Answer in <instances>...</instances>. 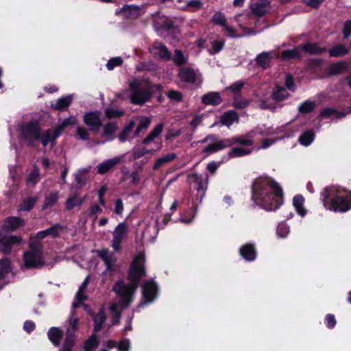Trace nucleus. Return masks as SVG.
<instances>
[{
	"label": "nucleus",
	"instance_id": "1",
	"mask_svg": "<svg viewBox=\"0 0 351 351\" xmlns=\"http://www.w3.org/2000/svg\"><path fill=\"white\" fill-rule=\"evenodd\" d=\"M252 199L267 211L276 210L283 204V190L272 178L260 176L252 182Z\"/></svg>",
	"mask_w": 351,
	"mask_h": 351
},
{
	"label": "nucleus",
	"instance_id": "2",
	"mask_svg": "<svg viewBox=\"0 0 351 351\" xmlns=\"http://www.w3.org/2000/svg\"><path fill=\"white\" fill-rule=\"evenodd\" d=\"M325 208L335 213H346L351 210V191L332 185L324 188L320 193Z\"/></svg>",
	"mask_w": 351,
	"mask_h": 351
},
{
	"label": "nucleus",
	"instance_id": "3",
	"mask_svg": "<svg viewBox=\"0 0 351 351\" xmlns=\"http://www.w3.org/2000/svg\"><path fill=\"white\" fill-rule=\"evenodd\" d=\"M208 141L212 143L206 145L202 150V154L206 156L221 151L228 147H233L235 145H239L243 147H250L254 144L253 136L250 133L244 135L233 136L229 138L219 139L218 136L215 134H208Z\"/></svg>",
	"mask_w": 351,
	"mask_h": 351
},
{
	"label": "nucleus",
	"instance_id": "4",
	"mask_svg": "<svg viewBox=\"0 0 351 351\" xmlns=\"http://www.w3.org/2000/svg\"><path fill=\"white\" fill-rule=\"evenodd\" d=\"M164 124L162 123L157 124L141 142V144L143 145H148L149 143H154L156 148L147 149L145 147H137L133 149L132 157L134 160L139 159L146 154H153L162 148V143L160 135L162 132Z\"/></svg>",
	"mask_w": 351,
	"mask_h": 351
},
{
	"label": "nucleus",
	"instance_id": "5",
	"mask_svg": "<svg viewBox=\"0 0 351 351\" xmlns=\"http://www.w3.org/2000/svg\"><path fill=\"white\" fill-rule=\"evenodd\" d=\"M29 250L24 252L23 260L27 269H40L46 264L43 257L44 247L42 243L32 241L28 243Z\"/></svg>",
	"mask_w": 351,
	"mask_h": 351
},
{
	"label": "nucleus",
	"instance_id": "6",
	"mask_svg": "<svg viewBox=\"0 0 351 351\" xmlns=\"http://www.w3.org/2000/svg\"><path fill=\"white\" fill-rule=\"evenodd\" d=\"M187 180L189 183L194 184V189L197 191V195L195 199L192 200V209L193 210V217L190 219H185L184 221L187 223L191 222L193 218L195 217L197 210V204H201L203 198L205 195L206 191L208 188V177L206 175L205 178L203 177L202 175L198 174L197 173H193L189 174L188 176Z\"/></svg>",
	"mask_w": 351,
	"mask_h": 351
},
{
	"label": "nucleus",
	"instance_id": "7",
	"mask_svg": "<svg viewBox=\"0 0 351 351\" xmlns=\"http://www.w3.org/2000/svg\"><path fill=\"white\" fill-rule=\"evenodd\" d=\"M145 256L144 253H139L134 256L128 271V280L131 287L136 289L142 277L145 276Z\"/></svg>",
	"mask_w": 351,
	"mask_h": 351
},
{
	"label": "nucleus",
	"instance_id": "8",
	"mask_svg": "<svg viewBox=\"0 0 351 351\" xmlns=\"http://www.w3.org/2000/svg\"><path fill=\"white\" fill-rule=\"evenodd\" d=\"M41 128L36 120L30 121L20 128V134L23 140L27 143V145L34 147V142L39 141Z\"/></svg>",
	"mask_w": 351,
	"mask_h": 351
},
{
	"label": "nucleus",
	"instance_id": "9",
	"mask_svg": "<svg viewBox=\"0 0 351 351\" xmlns=\"http://www.w3.org/2000/svg\"><path fill=\"white\" fill-rule=\"evenodd\" d=\"M130 101L134 105H143L152 97V92L147 88H143L138 82L130 84Z\"/></svg>",
	"mask_w": 351,
	"mask_h": 351
},
{
	"label": "nucleus",
	"instance_id": "10",
	"mask_svg": "<svg viewBox=\"0 0 351 351\" xmlns=\"http://www.w3.org/2000/svg\"><path fill=\"white\" fill-rule=\"evenodd\" d=\"M135 289L131 287V284L126 285L123 280H119L114 285L112 291L121 298L122 306L127 307L132 302L131 291Z\"/></svg>",
	"mask_w": 351,
	"mask_h": 351
},
{
	"label": "nucleus",
	"instance_id": "11",
	"mask_svg": "<svg viewBox=\"0 0 351 351\" xmlns=\"http://www.w3.org/2000/svg\"><path fill=\"white\" fill-rule=\"evenodd\" d=\"M158 286L154 280H147L142 286V301L139 306L152 303L157 297Z\"/></svg>",
	"mask_w": 351,
	"mask_h": 351
},
{
	"label": "nucleus",
	"instance_id": "12",
	"mask_svg": "<svg viewBox=\"0 0 351 351\" xmlns=\"http://www.w3.org/2000/svg\"><path fill=\"white\" fill-rule=\"evenodd\" d=\"M22 237L19 235H4L0 241V252L5 255H9L14 247L21 245Z\"/></svg>",
	"mask_w": 351,
	"mask_h": 351
},
{
	"label": "nucleus",
	"instance_id": "13",
	"mask_svg": "<svg viewBox=\"0 0 351 351\" xmlns=\"http://www.w3.org/2000/svg\"><path fill=\"white\" fill-rule=\"evenodd\" d=\"M83 121L90 131L97 132L102 125L101 112L98 110L86 112L83 116Z\"/></svg>",
	"mask_w": 351,
	"mask_h": 351
},
{
	"label": "nucleus",
	"instance_id": "14",
	"mask_svg": "<svg viewBox=\"0 0 351 351\" xmlns=\"http://www.w3.org/2000/svg\"><path fill=\"white\" fill-rule=\"evenodd\" d=\"M127 234V225L124 222L119 223L113 233L111 246L117 252L121 251V242Z\"/></svg>",
	"mask_w": 351,
	"mask_h": 351
},
{
	"label": "nucleus",
	"instance_id": "15",
	"mask_svg": "<svg viewBox=\"0 0 351 351\" xmlns=\"http://www.w3.org/2000/svg\"><path fill=\"white\" fill-rule=\"evenodd\" d=\"M121 158L119 156H116L112 158L106 160L97 166V173L104 175L110 171H112L114 170L115 167L118 164L121 163Z\"/></svg>",
	"mask_w": 351,
	"mask_h": 351
},
{
	"label": "nucleus",
	"instance_id": "16",
	"mask_svg": "<svg viewBox=\"0 0 351 351\" xmlns=\"http://www.w3.org/2000/svg\"><path fill=\"white\" fill-rule=\"evenodd\" d=\"M178 76L182 82L191 84H195L197 80L195 71L190 66L180 67Z\"/></svg>",
	"mask_w": 351,
	"mask_h": 351
},
{
	"label": "nucleus",
	"instance_id": "17",
	"mask_svg": "<svg viewBox=\"0 0 351 351\" xmlns=\"http://www.w3.org/2000/svg\"><path fill=\"white\" fill-rule=\"evenodd\" d=\"M239 255L248 262L254 261L257 256V251L254 244L247 243L239 248Z\"/></svg>",
	"mask_w": 351,
	"mask_h": 351
},
{
	"label": "nucleus",
	"instance_id": "18",
	"mask_svg": "<svg viewBox=\"0 0 351 351\" xmlns=\"http://www.w3.org/2000/svg\"><path fill=\"white\" fill-rule=\"evenodd\" d=\"M154 55H158L160 59L168 61L171 59V55L167 46L161 42H155L150 50Z\"/></svg>",
	"mask_w": 351,
	"mask_h": 351
},
{
	"label": "nucleus",
	"instance_id": "19",
	"mask_svg": "<svg viewBox=\"0 0 351 351\" xmlns=\"http://www.w3.org/2000/svg\"><path fill=\"white\" fill-rule=\"evenodd\" d=\"M25 225V220L20 217L10 216L4 220V229L7 231L14 232Z\"/></svg>",
	"mask_w": 351,
	"mask_h": 351
},
{
	"label": "nucleus",
	"instance_id": "20",
	"mask_svg": "<svg viewBox=\"0 0 351 351\" xmlns=\"http://www.w3.org/2000/svg\"><path fill=\"white\" fill-rule=\"evenodd\" d=\"M88 313L92 317L94 322L93 332H97L100 331L103 328L104 324L107 318L104 310L103 308H100L97 314H95L92 310H89Z\"/></svg>",
	"mask_w": 351,
	"mask_h": 351
},
{
	"label": "nucleus",
	"instance_id": "21",
	"mask_svg": "<svg viewBox=\"0 0 351 351\" xmlns=\"http://www.w3.org/2000/svg\"><path fill=\"white\" fill-rule=\"evenodd\" d=\"M239 121V116L238 113L233 110H229L224 112L220 117L219 122L223 125L228 127V128L235 122Z\"/></svg>",
	"mask_w": 351,
	"mask_h": 351
},
{
	"label": "nucleus",
	"instance_id": "22",
	"mask_svg": "<svg viewBox=\"0 0 351 351\" xmlns=\"http://www.w3.org/2000/svg\"><path fill=\"white\" fill-rule=\"evenodd\" d=\"M202 103L208 106H218L222 103L223 99L219 92H209L202 97Z\"/></svg>",
	"mask_w": 351,
	"mask_h": 351
},
{
	"label": "nucleus",
	"instance_id": "23",
	"mask_svg": "<svg viewBox=\"0 0 351 351\" xmlns=\"http://www.w3.org/2000/svg\"><path fill=\"white\" fill-rule=\"evenodd\" d=\"M64 332L58 327H51L47 332V337L51 343L55 346L60 345L61 339L63 337Z\"/></svg>",
	"mask_w": 351,
	"mask_h": 351
},
{
	"label": "nucleus",
	"instance_id": "24",
	"mask_svg": "<svg viewBox=\"0 0 351 351\" xmlns=\"http://www.w3.org/2000/svg\"><path fill=\"white\" fill-rule=\"evenodd\" d=\"M299 47L310 55H319L326 51V47H321L317 43H306L299 45Z\"/></svg>",
	"mask_w": 351,
	"mask_h": 351
},
{
	"label": "nucleus",
	"instance_id": "25",
	"mask_svg": "<svg viewBox=\"0 0 351 351\" xmlns=\"http://www.w3.org/2000/svg\"><path fill=\"white\" fill-rule=\"evenodd\" d=\"M273 56L270 52H262L255 58L256 64L263 69H267L270 66Z\"/></svg>",
	"mask_w": 351,
	"mask_h": 351
},
{
	"label": "nucleus",
	"instance_id": "26",
	"mask_svg": "<svg viewBox=\"0 0 351 351\" xmlns=\"http://www.w3.org/2000/svg\"><path fill=\"white\" fill-rule=\"evenodd\" d=\"M151 124V119L147 117H141L139 119L138 123L134 131L132 138H136L144 134Z\"/></svg>",
	"mask_w": 351,
	"mask_h": 351
},
{
	"label": "nucleus",
	"instance_id": "27",
	"mask_svg": "<svg viewBox=\"0 0 351 351\" xmlns=\"http://www.w3.org/2000/svg\"><path fill=\"white\" fill-rule=\"evenodd\" d=\"M73 101L72 95H66L56 100L55 104H51V108L56 110L64 111L71 105Z\"/></svg>",
	"mask_w": 351,
	"mask_h": 351
},
{
	"label": "nucleus",
	"instance_id": "28",
	"mask_svg": "<svg viewBox=\"0 0 351 351\" xmlns=\"http://www.w3.org/2000/svg\"><path fill=\"white\" fill-rule=\"evenodd\" d=\"M349 49L343 44L338 43L328 50L330 57H343L349 53Z\"/></svg>",
	"mask_w": 351,
	"mask_h": 351
},
{
	"label": "nucleus",
	"instance_id": "29",
	"mask_svg": "<svg viewBox=\"0 0 351 351\" xmlns=\"http://www.w3.org/2000/svg\"><path fill=\"white\" fill-rule=\"evenodd\" d=\"M348 63L345 61H340L330 64L328 68L330 75H337L341 74L348 69Z\"/></svg>",
	"mask_w": 351,
	"mask_h": 351
},
{
	"label": "nucleus",
	"instance_id": "30",
	"mask_svg": "<svg viewBox=\"0 0 351 351\" xmlns=\"http://www.w3.org/2000/svg\"><path fill=\"white\" fill-rule=\"evenodd\" d=\"M230 149L228 153V158H241L247 155H250L252 152V148L245 149L243 147H235Z\"/></svg>",
	"mask_w": 351,
	"mask_h": 351
},
{
	"label": "nucleus",
	"instance_id": "31",
	"mask_svg": "<svg viewBox=\"0 0 351 351\" xmlns=\"http://www.w3.org/2000/svg\"><path fill=\"white\" fill-rule=\"evenodd\" d=\"M139 8L133 5H125L122 7L121 12L126 19H135L138 17Z\"/></svg>",
	"mask_w": 351,
	"mask_h": 351
},
{
	"label": "nucleus",
	"instance_id": "32",
	"mask_svg": "<svg viewBox=\"0 0 351 351\" xmlns=\"http://www.w3.org/2000/svg\"><path fill=\"white\" fill-rule=\"evenodd\" d=\"M160 28L170 34L178 32V27L175 24L174 21L169 18H165L160 23Z\"/></svg>",
	"mask_w": 351,
	"mask_h": 351
},
{
	"label": "nucleus",
	"instance_id": "33",
	"mask_svg": "<svg viewBox=\"0 0 351 351\" xmlns=\"http://www.w3.org/2000/svg\"><path fill=\"white\" fill-rule=\"evenodd\" d=\"M304 198L300 195L298 194L293 198V205L295 208L296 212L302 217L306 214V210L304 207Z\"/></svg>",
	"mask_w": 351,
	"mask_h": 351
},
{
	"label": "nucleus",
	"instance_id": "34",
	"mask_svg": "<svg viewBox=\"0 0 351 351\" xmlns=\"http://www.w3.org/2000/svg\"><path fill=\"white\" fill-rule=\"evenodd\" d=\"M84 202V198H79L77 193L71 195L66 199L65 207L67 210H71L75 206H81Z\"/></svg>",
	"mask_w": 351,
	"mask_h": 351
},
{
	"label": "nucleus",
	"instance_id": "35",
	"mask_svg": "<svg viewBox=\"0 0 351 351\" xmlns=\"http://www.w3.org/2000/svg\"><path fill=\"white\" fill-rule=\"evenodd\" d=\"M40 180V169L37 165H34L32 171L26 177V183L34 186L38 183Z\"/></svg>",
	"mask_w": 351,
	"mask_h": 351
},
{
	"label": "nucleus",
	"instance_id": "36",
	"mask_svg": "<svg viewBox=\"0 0 351 351\" xmlns=\"http://www.w3.org/2000/svg\"><path fill=\"white\" fill-rule=\"evenodd\" d=\"M315 137V132L312 130H308L303 132L298 138V142L303 146H309Z\"/></svg>",
	"mask_w": 351,
	"mask_h": 351
},
{
	"label": "nucleus",
	"instance_id": "37",
	"mask_svg": "<svg viewBox=\"0 0 351 351\" xmlns=\"http://www.w3.org/2000/svg\"><path fill=\"white\" fill-rule=\"evenodd\" d=\"M176 157V154L171 152L167 154L162 157L157 158L153 165V170H158L163 165L173 160Z\"/></svg>",
	"mask_w": 351,
	"mask_h": 351
},
{
	"label": "nucleus",
	"instance_id": "38",
	"mask_svg": "<svg viewBox=\"0 0 351 351\" xmlns=\"http://www.w3.org/2000/svg\"><path fill=\"white\" fill-rule=\"evenodd\" d=\"M99 343L96 332H93L84 343V351H93L96 349Z\"/></svg>",
	"mask_w": 351,
	"mask_h": 351
},
{
	"label": "nucleus",
	"instance_id": "39",
	"mask_svg": "<svg viewBox=\"0 0 351 351\" xmlns=\"http://www.w3.org/2000/svg\"><path fill=\"white\" fill-rule=\"evenodd\" d=\"M290 96L285 88L277 86L271 94V97L277 102L282 101Z\"/></svg>",
	"mask_w": 351,
	"mask_h": 351
},
{
	"label": "nucleus",
	"instance_id": "40",
	"mask_svg": "<svg viewBox=\"0 0 351 351\" xmlns=\"http://www.w3.org/2000/svg\"><path fill=\"white\" fill-rule=\"evenodd\" d=\"M58 198L59 196L58 191L51 192L47 196L45 197L44 204L42 206V209L47 210L48 208H51L58 202Z\"/></svg>",
	"mask_w": 351,
	"mask_h": 351
},
{
	"label": "nucleus",
	"instance_id": "41",
	"mask_svg": "<svg viewBox=\"0 0 351 351\" xmlns=\"http://www.w3.org/2000/svg\"><path fill=\"white\" fill-rule=\"evenodd\" d=\"M332 115H335L337 119H340L345 117L346 114L339 112L333 108H325L320 111L319 117L321 118H330Z\"/></svg>",
	"mask_w": 351,
	"mask_h": 351
},
{
	"label": "nucleus",
	"instance_id": "42",
	"mask_svg": "<svg viewBox=\"0 0 351 351\" xmlns=\"http://www.w3.org/2000/svg\"><path fill=\"white\" fill-rule=\"evenodd\" d=\"M136 123L134 120H131L125 127L123 129L119 135V140L121 143H124L128 140L129 135L134 129Z\"/></svg>",
	"mask_w": 351,
	"mask_h": 351
},
{
	"label": "nucleus",
	"instance_id": "43",
	"mask_svg": "<svg viewBox=\"0 0 351 351\" xmlns=\"http://www.w3.org/2000/svg\"><path fill=\"white\" fill-rule=\"evenodd\" d=\"M176 66L183 67L187 63V58L184 56L183 52L180 49L174 50V56L171 59Z\"/></svg>",
	"mask_w": 351,
	"mask_h": 351
},
{
	"label": "nucleus",
	"instance_id": "44",
	"mask_svg": "<svg viewBox=\"0 0 351 351\" xmlns=\"http://www.w3.org/2000/svg\"><path fill=\"white\" fill-rule=\"evenodd\" d=\"M11 271V261L8 258L0 260V280L4 279Z\"/></svg>",
	"mask_w": 351,
	"mask_h": 351
},
{
	"label": "nucleus",
	"instance_id": "45",
	"mask_svg": "<svg viewBox=\"0 0 351 351\" xmlns=\"http://www.w3.org/2000/svg\"><path fill=\"white\" fill-rule=\"evenodd\" d=\"M298 47H295L293 49L284 50L282 52V58L283 60H293V59H300L302 55L299 51Z\"/></svg>",
	"mask_w": 351,
	"mask_h": 351
},
{
	"label": "nucleus",
	"instance_id": "46",
	"mask_svg": "<svg viewBox=\"0 0 351 351\" xmlns=\"http://www.w3.org/2000/svg\"><path fill=\"white\" fill-rule=\"evenodd\" d=\"M97 254L104 261L107 269H110L112 268V257L108 254V250L102 249L97 250Z\"/></svg>",
	"mask_w": 351,
	"mask_h": 351
},
{
	"label": "nucleus",
	"instance_id": "47",
	"mask_svg": "<svg viewBox=\"0 0 351 351\" xmlns=\"http://www.w3.org/2000/svg\"><path fill=\"white\" fill-rule=\"evenodd\" d=\"M315 108V104L311 100H306L298 106V111L302 114L312 112Z\"/></svg>",
	"mask_w": 351,
	"mask_h": 351
},
{
	"label": "nucleus",
	"instance_id": "48",
	"mask_svg": "<svg viewBox=\"0 0 351 351\" xmlns=\"http://www.w3.org/2000/svg\"><path fill=\"white\" fill-rule=\"evenodd\" d=\"M53 132L54 128H49L45 130L43 132H40V137L39 138V141H40L41 144L43 147H46L49 143L50 138H51Z\"/></svg>",
	"mask_w": 351,
	"mask_h": 351
},
{
	"label": "nucleus",
	"instance_id": "49",
	"mask_svg": "<svg viewBox=\"0 0 351 351\" xmlns=\"http://www.w3.org/2000/svg\"><path fill=\"white\" fill-rule=\"evenodd\" d=\"M63 228L64 227L60 223H55L50 228L46 229V232L48 236H51L52 238L55 239L60 236V232L62 230Z\"/></svg>",
	"mask_w": 351,
	"mask_h": 351
},
{
	"label": "nucleus",
	"instance_id": "50",
	"mask_svg": "<svg viewBox=\"0 0 351 351\" xmlns=\"http://www.w3.org/2000/svg\"><path fill=\"white\" fill-rule=\"evenodd\" d=\"M87 173V171L83 170L82 171L77 172L75 175V181L76 182L77 187L78 189L82 188L86 184V175Z\"/></svg>",
	"mask_w": 351,
	"mask_h": 351
},
{
	"label": "nucleus",
	"instance_id": "51",
	"mask_svg": "<svg viewBox=\"0 0 351 351\" xmlns=\"http://www.w3.org/2000/svg\"><path fill=\"white\" fill-rule=\"evenodd\" d=\"M36 199L33 197H29L23 201L21 209L24 211H30L35 206Z\"/></svg>",
	"mask_w": 351,
	"mask_h": 351
},
{
	"label": "nucleus",
	"instance_id": "52",
	"mask_svg": "<svg viewBox=\"0 0 351 351\" xmlns=\"http://www.w3.org/2000/svg\"><path fill=\"white\" fill-rule=\"evenodd\" d=\"M212 22L221 27H223L227 23L224 14L221 12H217L213 16Z\"/></svg>",
	"mask_w": 351,
	"mask_h": 351
},
{
	"label": "nucleus",
	"instance_id": "53",
	"mask_svg": "<svg viewBox=\"0 0 351 351\" xmlns=\"http://www.w3.org/2000/svg\"><path fill=\"white\" fill-rule=\"evenodd\" d=\"M117 126L115 123H108L104 127L101 137L110 136L117 131Z\"/></svg>",
	"mask_w": 351,
	"mask_h": 351
},
{
	"label": "nucleus",
	"instance_id": "54",
	"mask_svg": "<svg viewBox=\"0 0 351 351\" xmlns=\"http://www.w3.org/2000/svg\"><path fill=\"white\" fill-rule=\"evenodd\" d=\"M167 97L171 101L176 102H181L183 99L182 93L178 90L174 89L169 90L166 93Z\"/></svg>",
	"mask_w": 351,
	"mask_h": 351
},
{
	"label": "nucleus",
	"instance_id": "55",
	"mask_svg": "<svg viewBox=\"0 0 351 351\" xmlns=\"http://www.w3.org/2000/svg\"><path fill=\"white\" fill-rule=\"evenodd\" d=\"M289 232V227L285 222L280 223L276 228V234L281 238H285Z\"/></svg>",
	"mask_w": 351,
	"mask_h": 351
},
{
	"label": "nucleus",
	"instance_id": "56",
	"mask_svg": "<svg viewBox=\"0 0 351 351\" xmlns=\"http://www.w3.org/2000/svg\"><path fill=\"white\" fill-rule=\"evenodd\" d=\"M124 112L119 110H114L111 108H108L105 110V115L106 117L110 119H117L123 115Z\"/></svg>",
	"mask_w": 351,
	"mask_h": 351
},
{
	"label": "nucleus",
	"instance_id": "57",
	"mask_svg": "<svg viewBox=\"0 0 351 351\" xmlns=\"http://www.w3.org/2000/svg\"><path fill=\"white\" fill-rule=\"evenodd\" d=\"M77 123V119L75 117H70L63 120L61 124L58 125L56 128H58L60 132H63L65 128L69 125H74Z\"/></svg>",
	"mask_w": 351,
	"mask_h": 351
},
{
	"label": "nucleus",
	"instance_id": "58",
	"mask_svg": "<svg viewBox=\"0 0 351 351\" xmlns=\"http://www.w3.org/2000/svg\"><path fill=\"white\" fill-rule=\"evenodd\" d=\"M123 60L121 57L112 58L108 61L106 68L108 70L111 71L116 66H121L123 64Z\"/></svg>",
	"mask_w": 351,
	"mask_h": 351
},
{
	"label": "nucleus",
	"instance_id": "59",
	"mask_svg": "<svg viewBox=\"0 0 351 351\" xmlns=\"http://www.w3.org/2000/svg\"><path fill=\"white\" fill-rule=\"evenodd\" d=\"M248 105H249V101L247 99H244V98L239 99V98H237V97H234L233 103H232V106L234 108L243 110V109L245 108Z\"/></svg>",
	"mask_w": 351,
	"mask_h": 351
},
{
	"label": "nucleus",
	"instance_id": "60",
	"mask_svg": "<svg viewBox=\"0 0 351 351\" xmlns=\"http://www.w3.org/2000/svg\"><path fill=\"white\" fill-rule=\"evenodd\" d=\"M203 5L200 0H190L186 2V6L191 12H195L199 10Z\"/></svg>",
	"mask_w": 351,
	"mask_h": 351
},
{
	"label": "nucleus",
	"instance_id": "61",
	"mask_svg": "<svg viewBox=\"0 0 351 351\" xmlns=\"http://www.w3.org/2000/svg\"><path fill=\"white\" fill-rule=\"evenodd\" d=\"M244 86V83L243 82H236L231 84L228 89L230 90L233 94H239L240 93L241 89Z\"/></svg>",
	"mask_w": 351,
	"mask_h": 351
},
{
	"label": "nucleus",
	"instance_id": "62",
	"mask_svg": "<svg viewBox=\"0 0 351 351\" xmlns=\"http://www.w3.org/2000/svg\"><path fill=\"white\" fill-rule=\"evenodd\" d=\"M324 321H325V324H326L327 328L329 329L334 328L337 324V321L335 317V315L332 314H330V313L327 314L325 316Z\"/></svg>",
	"mask_w": 351,
	"mask_h": 351
},
{
	"label": "nucleus",
	"instance_id": "63",
	"mask_svg": "<svg viewBox=\"0 0 351 351\" xmlns=\"http://www.w3.org/2000/svg\"><path fill=\"white\" fill-rule=\"evenodd\" d=\"M343 39H348L351 35V20H347L343 23L342 29Z\"/></svg>",
	"mask_w": 351,
	"mask_h": 351
},
{
	"label": "nucleus",
	"instance_id": "64",
	"mask_svg": "<svg viewBox=\"0 0 351 351\" xmlns=\"http://www.w3.org/2000/svg\"><path fill=\"white\" fill-rule=\"evenodd\" d=\"M117 348L118 351H130V343L128 339H123L121 340L117 344Z\"/></svg>",
	"mask_w": 351,
	"mask_h": 351
}]
</instances>
